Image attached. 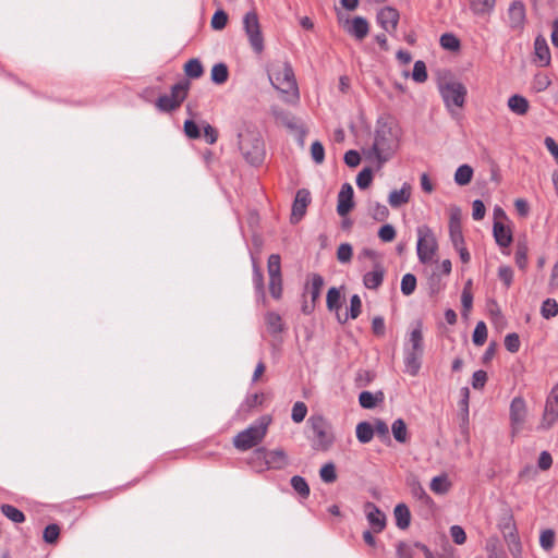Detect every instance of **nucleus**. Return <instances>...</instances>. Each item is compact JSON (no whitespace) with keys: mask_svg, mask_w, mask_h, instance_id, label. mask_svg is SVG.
I'll return each mask as SVG.
<instances>
[{"mask_svg":"<svg viewBox=\"0 0 558 558\" xmlns=\"http://www.w3.org/2000/svg\"><path fill=\"white\" fill-rule=\"evenodd\" d=\"M271 85L280 93L287 95L286 101H295L299 99V88L294 76V71L289 62L275 64L269 71Z\"/></svg>","mask_w":558,"mask_h":558,"instance_id":"f257e3e1","label":"nucleus"},{"mask_svg":"<svg viewBox=\"0 0 558 558\" xmlns=\"http://www.w3.org/2000/svg\"><path fill=\"white\" fill-rule=\"evenodd\" d=\"M238 145L245 160L259 166L265 158V144L257 130L245 129L238 133Z\"/></svg>","mask_w":558,"mask_h":558,"instance_id":"f03ea898","label":"nucleus"},{"mask_svg":"<svg viewBox=\"0 0 558 558\" xmlns=\"http://www.w3.org/2000/svg\"><path fill=\"white\" fill-rule=\"evenodd\" d=\"M397 147L398 135L396 131L387 123L378 126L375 132L374 144L372 147V150L378 161V168L391 158Z\"/></svg>","mask_w":558,"mask_h":558,"instance_id":"7ed1b4c3","label":"nucleus"},{"mask_svg":"<svg viewBox=\"0 0 558 558\" xmlns=\"http://www.w3.org/2000/svg\"><path fill=\"white\" fill-rule=\"evenodd\" d=\"M269 423V416H262L257 422L240 432L233 438L234 447L239 450L245 451L257 446L266 436Z\"/></svg>","mask_w":558,"mask_h":558,"instance_id":"20e7f679","label":"nucleus"},{"mask_svg":"<svg viewBox=\"0 0 558 558\" xmlns=\"http://www.w3.org/2000/svg\"><path fill=\"white\" fill-rule=\"evenodd\" d=\"M313 434V449L317 451H327L335 442L331 424L323 415H312L307 420Z\"/></svg>","mask_w":558,"mask_h":558,"instance_id":"39448f33","label":"nucleus"},{"mask_svg":"<svg viewBox=\"0 0 558 558\" xmlns=\"http://www.w3.org/2000/svg\"><path fill=\"white\" fill-rule=\"evenodd\" d=\"M438 88L445 106L449 111H452V107L462 108L464 106L468 90L461 82L452 80L441 82Z\"/></svg>","mask_w":558,"mask_h":558,"instance_id":"423d86ee","label":"nucleus"},{"mask_svg":"<svg viewBox=\"0 0 558 558\" xmlns=\"http://www.w3.org/2000/svg\"><path fill=\"white\" fill-rule=\"evenodd\" d=\"M243 29L247 36L251 48L257 54L264 51V36L257 12L255 10L248 11L243 16Z\"/></svg>","mask_w":558,"mask_h":558,"instance_id":"0eeeda50","label":"nucleus"},{"mask_svg":"<svg viewBox=\"0 0 558 558\" xmlns=\"http://www.w3.org/2000/svg\"><path fill=\"white\" fill-rule=\"evenodd\" d=\"M417 257L421 263H429L438 250V243L432 229L424 225L417 228Z\"/></svg>","mask_w":558,"mask_h":558,"instance_id":"6e6552de","label":"nucleus"},{"mask_svg":"<svg viewBox=\"0 0 558 558\" xmlns=\"http://www.w3.org/2000/svg\"><path fill=\"white\" fill-rule=\"evenodd\" d=\"M252 460L259 461L267 465V468L281 470L287 464V454L283 449L268 451L260 447L254 450Z\"/></svg>","mask_w":558,"mask_h":558,"instance_id":"1a4fd4ad","label":"nucleus"},{"mask_svg":"<svg viewBox=\"0 0 558 558\" xmlns=\"http://www.w3.org/2000/svg\"><path fill=\"white\" fill-rule=\"evenodd\" d=\"M558 420V384L547 397L543 417L538 429H549Z\"/></svg>","mask_w":558,"mask_h":558,"instance_id":"9d476101","label":"nucleus"},{"mask_svg":"<svg viewBox=\"0 0 558 558\" xmlns=\"http://www.w3.org/2000/svg\"><path fill=\"white\" fill-rule=\"evenodd\" d=\"M311 202V192L307 189H300L296 191L290 217V222L292 225H296L302 220Z\"/></svg>","mask_w":558,"mask_h":558,"instance_id":"9b49d317","label":"nucleus"},{"mask_svg":"<svg viewBox=\"0 0 558 558\" xmlns=\"http://www.w3.org/2000/svg\"><path fill=\"white\" fill-rule=\"evenodd\" d=\"M526 417V403L522 397H515L510 404V421L512 426V434L518 433Z\"/></svg>","mask_w":558,"mask_h":558,"instance_id":"f8f14e48","label":"nucleus"},{"mask_svg":"<svg viewBox=\"0 0 558 558\" xmlns=\"http://www.w3.org/2000/svg\"><path fill=\"white\" fill-rule=\"evenodd\" d=\"M399 11L393 7H385L377 12V23L389 34H393L399 23Z\"/></svg>","mask_w":558,"mask_h":558,"instance_id":"ddd939ff","label":"nucleus"},{"mask_svg":"<svg viewBox=\"0 0 558 558\" xmlns=\"http://www.w3.org/2000/svg\"><path fill=\"white\" fill-rule=\"evenodd\" d=\"M353 187L350 183H344L338 194L337 213L339 216H347L354 208Z\"/></svg>","mask_w":558,"mask_h":558,"instance_id":"4468645a","label":"nucleus"},{"mask_svg":"<svg viewBox=\"0 0 558 558\" xmlns=\"http://www.w3.org/2000/svg\"><path fill=\"white\" fill-rule=\"evenodd\" d=\"M449 235L453 246L464 244L461 227V210L458 207L451 209L449 218Z\"/></svg>","mask_w":558,"mask_h":558,"instance_id":"2eb2a0df","label":"nucleus"},{"mask_svg":"<svg viewBox=\"0 0 558 558\" xmlns=\"http://www.w3.org/2000/svg\"><path fill=\"white\" fill-rule=\"evenodd\" d=\"M366 518L374 533H380L386 527L385 513L373 502L365 504Z\"/></svg>","mask_w":558,"mask_h":558,"instance_id":"dca6fc26","label":"nucleus"},{"mask_svg":"<svg viewBox=\"0 0 558 558\" xmlns=\"http://www.w3.org/2000/svg\"><path fill=\"white\" fill-rule=\"evenodd\" d=\"M344 29L349 35L361 41L368 35L369 24L365 17L355 16L351 21L347 20Z\"/></svg>","mask_w":558,"mask_h":558,"instance_id":"f3484780","label":"nucleus"},{"mask_svg":"<svg viewBox=\"0 0 558 558\" xmlns=\"http://www.w3.org/2000/svg\"><path fill=\"white\" fill-rule=\"evenodd\" d=\"M509 26L512 29H522L525 23V5L522 1H513L508 9Z\"/></svg>","mask_w":558,"mask_h":558,"instance_id":"a211bd4d","label":"nucleus"},{"mask_svg":"<svg viewBox=\"0 0 558 558\" xmlns=\"http://www.w3.org/2000/svg\"><path fill=\"white\" fill-rule=\"evenodd\" d=\"M422 356H423V351H414V350H410V349H405L404 350V365H405V371L412 375V376H416L421 369V365H422Z\"/></svg>","mask_w":558,"mask_h":558,"instance_id":"6ab92c4d","label":"nucleus"},{"mask_svg":"<svg viewBox=\"0 0 558 558\" xmlns=\"http://www.w3.org/2000/svg\"><path fill=\"white\" fill-rule=\"evenodd\" d=\"M493 234L496 243L500 247H508L512 242V232L501 221L495 220L493 226Z\"/></svg>","mask_w":558,"mask_h":558,"instance_id":"aec40b11","label":"nucleus"},{"mask_svg":"<svg viewBox=\"0 0 558 558\" xmlns=\"http://www.w3.org/2000/svg\"><path fill=\"white\" fill-rule=\"evenodd\" d=\"M535 56L541 66H547L550 63V51L546 39L543 36H537L534 43Z\"/></svg>","mask_w":558,"mask_h":558,"instance_id":"412c9836","label":"nucleus"},{"mask_svg":"<svg viewBox=\"0 0 558 558\" xmlns=\"http://www.w3.org/2000/svg\"><path fill=\"white\" fill-rule=\"evenodd\" d=\"M384 275V268L379 264H377L374 270L368 271L364 275L363 283L369 290H377L383 283Z\"/></svg>","mask_w":558,"mask_h":558,"instance_id":"4be33fe9","label":"nucleus"},{"mask_svg":"<svg viewBox=\"0 0 558 558\" xmlns=\"http://www.w3.org/2000/svg\"><path fill=\"white\" fill-rule=\"evenodd\" d=\"M190 87L191 83L189 80H182L179 83L171 86L169 97H171L173 102L177 101L179 108L182 105V102L186 99Z\"/></svg>","mask_w":558,"mask_h":558,"instance_id":"5701e85b","label":"nucleus"},{"mask_svg":"<svg viewBox=\"0 0 558 558\" xmlns=\"http://www.w3.org/2000/svg\"><path fill=\"white\" fill-rule=\"evenodd\" d=\"M396 525L400 530H405L410 526L411 523V512L409 507L405 504H398L393 510Z\"/></svg>","mask_w":558,"mask_h":558,"instance_id":"b1692460","label":"nucleus"},{"mask_svg":"<svg viewBox=\"0 0 558 558\" xmlns=\"http://www.w3.org/2000/svg\"><path fill=\"white\" fill-rule=\"evenodd\" d=\"M410 185L404 184L400 190H393L390 192L388 201L391 207L398 208L403 204H407L410 199Z\"/></svg>","mask_w":558,"mask_h":558,"instance_id":"393cba45","label":"nucleus"},{"mask_svg":"<svg viewBox=\"0 0 558 558\" xmlns=\"http://www.w3.org/2000/svg\"><path fill=\"white\" fill-rule=\"evenodd\" d=\"M324 283V278L319 274L311 275V282L306 283L305 290L310 293L313 303L319 299Z\"/></svg>","mask_w":558,"mask_h":558,"instance_id":"a878e982","label":"nucleus"},{"mask_svg":"<svg viewBox=\"0 0 558 558\" xmlns=\"http://www.w3.org/2000/svg\"><path fill=\"white\" fill-rule=\"evenodd\" d=\"M508 107L515 114L524 116L530 109V104L525 97L515 94L508 99Z\"/></svg>","mask_w":558,"mask_h":558,"instance_id":"bb28decb","label":"nucleus"},{"mask_svg":"<svg viewBox=\"0 0 558 558\" xmlns=\"http://www.w3.org/2000/svg\"><path fill=\"white\" fill-rule=\"evenodd\" d=\"M265 323H266L268 331L271 335L280 333L284 329L282 318L278 313L268 312L265 316Z\"/></svg>","mask_w":558,"mask_h":558,"instance_id":"cd10ccee","label":"nucleus"},{"mask_svg":"<svg viewBox=\"0 0 558 558\" xmlns=\"http://www.w3.org/2000/svg\"><path fill=\"white\" fill-rule=\"evenodd\" d=\"M253 283L255 287L256 293L263 299V302L266 301L265 293V284H264V275L260 267L257 265L255 259L253 258Z\"/></svg>","mask_w":558,"mask_h":558,"instance_id":"c85d7f7f","label":"nucleus"},{"mask_svg":"<svg viewBox=\"0 0 558 558\" xmlns=\"http://www.w3.org/2000/svg\"><path fill=\"white\" fill-rule=\"evenodd\" d=\"M405 349L424 352L423 331L421 322H418L416 324V327L411 331L409 338V347H407Z\"/></svg>","mask_w":558,"mask_h":558,"instance_id":"c756f323","label":"nucleus"},{"mask_svg":"<svg viewBox=\"0 0 558 558\" xmlns=\"http://www.w3.org/2000/svg\"><path fill=\"white\" fill-rule=\"evenodd\" d=\"M374 437V428L373 424L369 422L363 421L360 422L356 426V438L362 444L369 442Z\"/></svg>","mask_w":558,"mask_h":558,"instance_id":"7c9ffc66","label":"nucleus"},{"mask_svg":"<svg viewBox=\"0 0 558 558\" xmlns=\"http://www.w3.org/2000/svg\"><path fill=\"white\" fill-rule=\"evenodd\" d=\"M495 3L496 0H470V8L474 14L483 15L490 13Z\"/></svg>","mask_w":558,"mask_h":558,"instance_id":"2f4dec72","label":"nucleus"},{"mask_svg":"<svg viewBox=\"0 0 558 558\" xmlns=\"http://www.w3.org/2000/svg\"><path fill=\"white\" fill-rule=\"evenodd\" d=\"M228 77H229V70L225 63H222V62L216 63L213 66L211 73H210V78H211L213 83H215L217 85L225 84L228 81Z\"/></svg>","mask_w":558,"mask_h":558,"instance_id":"473e14b6","label":"nucleus"},{"mask_svg":"<svg viewBox=\"0 0 558 558\" xmlns=\"http://www.w3.org/2000/svg\"><path fill=\"white\" fill-rule=\"evenodd\" d=\"M384 395L381 391L374 395L371 391H362L359 396V402L364 409H373L376 407L378 401H381Z\"/></svg>","mask_w":558,"mask_h":558,"instance_id":"72a5a7b5","label":"nucleus"},{"mask_svg":"<svg viewBox=\"0 0 558 558\" xmlns=\"http://www.w3.org/2000/svg\"><path fill=\"white\" fill-rule=\"evenodd\" d=\"M527 252L529 247L525 241H518L515 246L514 259L517 266L524 270L527 266Z\"/></svg>","mask_w":558,"mask_h":558,"instance_id":"f704fd0d","label":"nucleus"},{"mask_svg":"<svg viewBox=\"0 0 558 558\" xmlns=\"http://www.w3.org/2000/svg\"><path fill=\"white\" fill-rule=\"evenodd\" d=\"M451 483L446 474L435 476L430 482V489L438 495H444L449 492Z\"/></svg>","mask_w":558,"mask_h":558,"instance_id":"c9c22d12","label":"nucleus"},{"mask_svg":"<svg viewBox=\"0 0 558 558\" xmlns=\"http://www.w3.org/2000/svg\"><path fill=\"white\" fill-rule=\"evenodd\" d=\"M369 216L376 221H385L389 216V209L386 205L378 202L369 203L368 206Z\"/></svg>","mask_w":558,"mask_h":558,"instance_id":"e433bc0d","label":"nucleus"},{"mask_svg":"<svg viewBox=\"0 0 558 558\" xmlns=\"http://www.w3.org/2000/svg\"><path fill=\"white\" fill-rule=\"evenodd\" d=\"M185 75L190 78H199L204 73L202 62L194 58L190 59L184 65Z\"/></svg>","mask_w":558,"mask_h":558,"instance_id":"4c0bfd02","label":"nucleus"},{"mask_svg":"<svg viewBox=\"0 0 558 558\" xmlns=\"http://www.w3.org/2000/svg\"><path fill=\"white\" fill-rule=\"evenodd\" d=\"M391 432L398 442L404 444L408 440L407 424L402 418H398L392 423Z\"/></svg>","mask_w":558,"mask_h":558,"instance_id":"58836bf2","label":"nucleus"},{"mask_svg":"<svg viewBox=\"0 0 558 558\" xmlns=\"http://www.w3.org/2000/svg\"><path fill=\"white\" fill-rule=\"evenodd\" d=\"M473 169L469 165L460 166L454 173V181L458 185H466L471 182Z\"/></svg>","mask_w":558,"mask_h":558,"instance_id":"ea45409f","label":"nucleus"},{"mask_svg":"<svg viewBox=\"0 0 558 558\" xmlns=\"http://www.w3.org/2000/svg\"><path fill=\"white\" fill-rule=\"evenodd\" d=\"M1 512L3 515H5L9 520H11L14 523H22L25 521V514L20 509L12 505H2Z\"/></svg>","mask_w":558,"mask_h":558,"instance_id":"a19ab883","label":"nucleus"},{"mask_svg":"<svg viewBox=\"0 0 558 558\" xmlns=\"http://www.w3.org/2000/svg\"><path fill=\"white\" fill-rule=\"evenodd\" d=\"M291 486L292 488L302 497L307 498L310 496V486L304 477L300 475H294L291 477Z\"/></svg>","mask_w":558,"mask_h":558,"instance_id":"79ce46f5","label":"nucleus"},{"mask_svg":"<svg viewBox=\"0 0 558 558\" xmlns=\"http://www.w3.org/2000/svg\"><path fill=\"white\" fill-rule=\"evenodd\" d=\"M267 270L270 278H280L281 276V258L279 254H271L268 257Z\"/></svg>","mask_w":558,"mask_h":558,"instance_id":"37998d69","label":"nucleus"},{"mask_svg":"<svg viewBox=\"0 0 558 558\" xmlns=\"http://www.w3.org/2000/svg\"><path fill=\"white\" fill-rule=\"evenodd\" d=\"M327 308L330 312L339 311L341 307V294L336 287H331L327 292Z\"/></svg>","mask_w":558,"mask_h":558,"instance_id":"c03bdc74","label":"nucleus"},{"mask_svg":"<svg viewBox=\"0 0 558 558\" xmlns=\"http://www.w3.org/2000/svg\"><path fill=\"white\" fill-rule=\"evenodd\" d=\"M440 46L445 49V50H449V51H457L460 49V40L459 38L451 34V33H445L440 36Z\"/></svg>","mask_w":558,"mask_h":558,"instance_id":"a18cd8bd","label":"nucleus"},{"mask_svg":"<svg viewBox=\"0 0 558 558\" xmlns=\"http://www.w3.org/2000/svg\"><path fill=\"white\" fill-rule=\"evenodd\" d=\"M473 343L477 347L483 345L487 340V327L484 322H478L472 336Z\"/></svg>","mask_w":558,"mask_h":558,"instance_id":"49530a36","label":"nucleus"},{"mask_svg":"<svg viewBox=\"0 0 558 558\" xmlns=\"http://www.w3.org/2000/svg\"><path fill=\"white\" fill-rule=\"evenodd\" d=\"M155 105L157 109L161 112H172L179 108L177 101L173 102L171 97H169V95L166 94L159 96Z\"/></svg>","mask_w":558,"mask_h":558,"instance_id":"de8ad7c7","label":"nucleus"},{"mask_svg":"<svg viewBox=\"0 0 558 558\" xmlns=\"http://www.w3.org/2000/svg\"><path fill=\"white\" fill-rule=\"evenodd\" d=\"M60 536V526L56 523L48 524L43 533V538L47 544H56Z\"/></svg>","mask_w":558,"mask_h":558,"instance_id":"09e8293b","label":"nucleus"},{"mask_svg":"<svg viewBox=\"0 0 558 558\" xmlns=\"http://www.w3.org/2000/svg\"><path fill=\"white\" fill-rule=\"evenodd\" d=\"M373 181V170L369 167L361 170L356 177V185L361 190L367 189Z\"/></svg>","mask_w":558,"mask_h":558,"instance_id":"8fccbe9b","label":"nucleus"},{"mask_svg":"<svg viewBox=\"0 0 558 558\" xmlns=\"http://www.w3.org/2000/svg\"><path fill=\"white\" fill-rule=\"evenodd\" d=\"M542 316L546 319L555 317L558 314V303L554 299H546L541 308Z\"/></svg>","mask_w":558,"mask_h":558,"instance_id":"3c124183","label":"nucleus"},{"mask_svg":"<svg viewBox=\"0 0 558 558\" xmlns=\"http://www.w3.org/2000/svg\"><path fill=\"white\" fill-rule=\"evenodd\" d=\"M427 77L428 76H427V69H426L425 62L422 60H417L413 66L412 78L416 83H424V82H426Z\"/></svg>","mask_w":558,"mask_h":558,"instance_id":"603ef678","label":"nucleus"},{"mask_svg":"<svg viewBox=\"0 0 558 558\" xmlns=\"http://www.w3.org/2000/svg\"><path fill=\"white\" fill-rule=\"evenodd\" d=\"M416 288V277L413 274H405L401 280V292L409 296Z\"/></svg>","mask_w":558,"mask_h":558,"instance_id":"864d4df0","label":"nucleus"},{"mask_svg":"<svg viewBox=\"0 0 558 558\" xmlns=\"http://www.w3.org/2000/svg\"><path fill=\"white\" fill-rule=\"evenodd\" d=\"M319 475L323 482L333 483L337 480L336 466L332 462H328L322 466Z\"/></svg>","mask_w":558,"mask_h":558,"instance_id":"5fc2aeb1","label":"nucleus"},{"mask_svg":"<svg viewBox=\"0 0 558 558\" xmlns=\"http://www.w3.org/2000/svg\"><path fill=\"white\" fill-rule=\"evenodd\" d=\"M539 544L546 551L553 549L555 544V531L551 529L544 530L539 536Z\"/></svg>","mask_w":558,"mask_h":558,"instance_id":"6e6d98bb","label":"nucleus"},{"mask_svg":"<svg viewBox=\"0 0 558 558\" xmlns=\"http://www.w3.org/2000/svg\"><path fill=\"white\" fill-rule=\"evenodd\" d=\"M374 435L376 434L383 441H390L389 428L386 422L376 418L373 424Z\"/></svg>","mask_w":558,"mask_h":558,"instance_id":"4d7b16f0","label":"nucleus"},{"mask_svg":"<svg viewBox=\"0 0 558 558\" xmlns=\"http://www.w3.org/2000/svg\"><path fill=\"white\" fill-rule=\"evenodd\" d=\"M307 414V407L304 402L298 401L293 404L291 418L294 423H301Z\"/></svg>","mask_w":558,"mask_h":558,"instance_id":"13d9d810","label":"nucleus"},{"mask_svg":"<svg viewBox=\"0 0 558 558\" xmlns=\"http://www.w3.org/2000/svg\"><path fill=\"white\" fill-rule=\"evenodd\" d=\"M228 23V14L223 10H218L211 17V27L216 31H221Z\"/></svg>","mask_w":558,"mask_h":558,"instance_id":"bf43d9fd","label":"nucleus"},{"mask_svg":"<svg viewBox=\"0 0 558 558\" xmlns=\"http://www.w3.org/2000/svg\"><path fill=\"white\" fill-rule=\"evenodd\" d=\"M183 130L184 134L191 140H196L201 137V129L198 124L192 119L185 120Z\"/></svg>","mask_w":558,"mask_h":558,"instance_id":"052dcab7","label":"nucleus"},{"mask_svg":"<svg viewBox=\"0 0 558 558\" xmlns=\"http://www.w3.org/2000/svg\"><path fill=\"white\" fill-rule=\"evenodd\" d=\"M311 156L313 160L320 165L325 160V148L319 141H315L311 146Z\"/></svg>","mask_w":558,"mask_h":558,"instance_id":"680f3d73","label":"nucleus"},{"mask_svg":"<svg viewBox=\"0 0 558 558\" xmlns=\"http://www.w3.org/2000/svg\"><path fill=\"white\" fill-rule=\"evenodd\" d=\"M504 538H505L506 543L509 545L510 550L512 553H514V550H517V551L521 550V543H520V538H519L517 529L511 532H506V534L504 535Z\"/></svg>","mask_w":558,"mask_h":558,"instance_id":"e2e57ef3","label":"nucleus"},{"mask_svg":"<svg viewBox=\"0 0 558 558\" xmlns=\"http://www.w3.org/2000/svg\"><path fill=\"white\" fill-rule=\"evenodd\" d=\"M353 250L351 244L342 243L338 246L337 258L340 263H349L352 258Z\"/></svg>","mask_w":558,"mask_h":558,"instance_id":"0e129e2a","label":"nucleus"},{"mask_svg":"<svg viewBox=\"0 0 558 558\" xmlns=\"http://www.w3.org/2000/svg\"><path fill=\"white\" fill-rule=\"evenodd\" d=\"M270 295L279 300L282 296V277L280 278H270L268 284Z\"/></svg>","mask_w":558,"mask_h":558,"instance_id":"69168bd1","label":"nucleus"},{"mask_svg":"<svg viewBox=\"0 0 558 558\" xmlns=\"http://www.w3.org/2000/svg\"><path fill=\"white\" fill-rule=\"evenodd\" d=\"M520 338L515 332L508 333L505 338V347L511 353H517L520 349Z\"/></svg>","mask_w":558,"mask_h":558,"instance_id":"338daca9","label":"nucleus"},{"mask_svg":"<svg viewBox=\"0 0 558 558\" xmlns=\"http://www.w3.org/2000/svg\"><path fill=\"white\" fill-rule=\"evenodd\" d=\"M396 555L398 558H413L412 547L408 543L400 541L396 545Z\"/></svg>","mask_w":558,"mask_h":558,"instance_id":"774afa93","label":"nucleus"}]
</instances>
